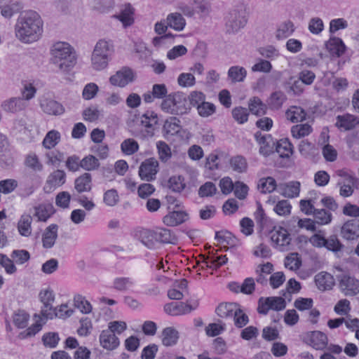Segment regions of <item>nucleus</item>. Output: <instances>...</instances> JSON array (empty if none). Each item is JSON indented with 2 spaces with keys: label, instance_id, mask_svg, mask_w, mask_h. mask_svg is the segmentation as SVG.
<instances>
[{
  "label": "nucleus",
  "instance_id": "nucleus-34",
  "mask_svg": "<svg viewBox=\"0 0 359 359\" xmlns=\"http://www.w3.org/2000/svg\"><path fill=\"white\" fill-rule=\"evenodd\" d=\"M313 300L311 298L299 297L294 302V307L299 311H304L311 309L309 314H320V311L316 309H312Z\"/></svg>",
  "mask_w": 359,
  "mask_h": 359
},
{
  "label": "nucleus",
  "instance_id": "nucleus-4",
  "mask_svg": "<svg viewBox=\"0 0 359 359\" xmlns=\"http://www.w3.org/2000/svg\"><path fill=\"white\" fill-rule=\"evenodd\" d=\"M39 298L43 304L39 314H58L63 313L65 309L69 306V304H62L60 306H53V303L55 301V294L53 290L48 287L39 292Z\"/></svg>",
  "mask_w": 359,
  "mask_h": 359
},
{
  "label": "nucleus",
  "instance_id": "nucleus-39",
  "mask_svg": "<svg viewBox=\"0 0 359 359\" xmlns=\"http://www.w3.org/2000/svg\"><path fill=\"white\" fill-rule=\"evenodd\" d=\"M215 238L220 243H226L231 247L239 244V241L230 231H220L215 232Z\"/></svg>",
  "mask_w": 359,
  "mask_h": 359
},
{
  "label": "nucleus",
  "instance_id": "nucleus-6",
  "mask_svg": "<svg viewBox=\"0 0 359 359\" xmlns=\"http://www.w3.org/2000/svg\"><path fill=\"white\" fill-rule=\"evenodd\" d=\"M247 21L248 19L244 11H231L226 17V32L229 34H235L238 32L241 29L245 26Z\"/></svg>",
  "mask_w": 359,
  "mask_h": 359
},
{
  "label": "nucleus",
  "instance_id": "nucleus-54",
  "mask_svg": "<svg viewBox=\"0 0 359 359\" xmlns=\"http://www.w3.org/2000/svg\"><path fill=\"white\" fill-rule=\"evenodd\" d=\"M121 149L122 152L125 154L132 155L138 151L139 144L135 140L128 138L121 143Z\"/></svg>",
  "mask_w": 359,
  "mask_h": 359
},
{
  "label": "nucleus",
  "instance_id": "nucleus-30",
  "mask_svg": "<svg viewBox=\"0 0 359 359\" xmlns=\"http://www.w3.org/2000/svg\"><path fill=\"white\" fill-rule=\"evenodd\" d=\"M139 239L140 242L149 249H154L156 245L155 231L142 229L140 231Z\"/></svg>",
  "mask_w": 359,
  "mask_h": 359
},
{
  "label": "nucleus",
  "instance_id": "nucleus-14",
  "mask_svg": "<svg viewBox=\"0 0 359 359\" xmlns=\"http://www.w3.org/2000/svg\"><path fill=\"white\" fill-rule=\"evenodd\" d=\"M250 311L236 302L219 304L215 309L216 314H246Z\"/></svg>",
  "mask_w": 359,
  "mask_h": 359
},
{
  "label": "nucleus",
  "instance_id": "nucleus-18",
  "mask_svg": "<svg viewBox=\"0 0 359 359\" xmlns=\"http://www.w3.org/2000/svg\"><path fill=\"white\" fill-rule=\"evenodd\" d=\"M278 191L286 198H295L299 195L300 183L297 181H291L288 183H280L278 185Z\"/></svg>",
  "mask_w": 359,
  "mask_h": 359
},
{
  "label": "nucleus",
  "instance_id": "nucleus-36",
  "mask_svg": "<svg viewBox=\"0 0 359 359\" xmlns=\"http://www.w3.org/2000/svg\"><path fill=\"white\" fill-rule=\"evenodd\" d=\"M229 163L233 170L236 172L243 173L248 170L247 160L241 155L231 157L229 160Z\"/></svg>",
  "mask_w": 359,
  "mask_h": 359
},
{
  "label": "nucleus",
  "instance_id": "nucleus-33",
  "mask_svg": "<svg viewBox=\"0 0 359 359\" xmlns=\"http://www.w3.org/2000/svg\"><path fill=\"white\" fill-rule=\"evenodd\" d=\"M249 110L252 114L261 116L266 114L267 107L258 97H254L250 100Z\"/></svg>",
  "mask_w": 359,
  "mask_h": 359
},
{
  "label": "nucleus",
  "instance_id": "nucleus-55",
  "mask_svg": "<svg viewBox=\"0 0 359 359\" xmlns=\"http://www.w3.org/2000/svg\"><path fill=\"white\" fill-rule=\"evenodd\" d=\"M156 147L161 161L163 162L168 161L172 156L170 147L168 144L165 142L158 141L156 143Z\"/></svg>",
  "mask_w": 359,
  "mask_h": 359
},
{
  "label": "nucleus",
  "instance_id": "nucleus-10",
  "mask_svg": "<svg viewBox=\"0 0 359 359\" xmlns=\"http://www.w3.org/2000/svg\"><path fill=\"white\" fill-rule=\"evenodd\" d=\"M302 341L316 350H323L328 344L327 335L320 331H311L304 333L302 335Z\"/></svg>",
  "mask_w": 359,
  "mask_h": 359
},
{
  "label": "nucleus",
  "instance_id": "nucleus-35",
  "mask_svg": "<svg viewBox=\"0 0 359 359\" xmlns=\"http://www.w3.org/2000/svg\"><path fill=\"white\" fill-rule=\"evenodd\" d=\"M133 8L130 6V4H128L121 11L119 15H115V18L118 19L123 23L124 27H126L130 26L134 22V19L133 17Z\"/></svg>",
  "mask_w": 359,
  "mask_h": 359
},
{
  "label": "nucleus",
  "instance_id": "nucleus-13",
  "mask_svg": "<svg viewBox=\"0 0 359 359\" xmlns=\"http://www.w3.org/2000/svg\"><path fill=\"white\" fill-rule=\"evenodd\" d=\"M341 236L347 241L359 238V219L354 218L346 221L341 228Z\"/></svg>",
  "mask_w": 359,
  "mask_h": 359
},
{
  "label": "nucleus",
  "instance_id": "nucleus-52",
  "mask_svg": "<svg viewBox=\"0 0 359 359\" xmlns=\"http://www.w3.org/2000/svg\"><path fill=\"white\" fill-rule=\"evenodd\" d=\"M186 187L182 175L172 176L168 180V187L174 192L180 193Z\"/></svg>",
  "mask_w": 359,
  "mask_h": 359
},
{
  "label": "nucleus",
  "instance_id": "nucleus-8",
  "mask_svg": "<svg viewBox=\"0 0 359 359\" xmlns=\"http://www.w3.org/2000/svg\"><path fill=\"white\" fill-rule=\"evenodd\" d=\"M270 235L273 248L280 251L289 250L291 238L290 234L285 228L280 226L277 229L276 227H274L273 229L270 231Z\"/></svg>",
  "mask_w": 359,
  "mask_h": 359
},
{
  "label": "nucleus",
  "instance_id": "nucleus-56",
  "mask_svg": "<svg viewBox=\"0 0 359 359\" xmlns=\"http://www.w3.org/2000/svg\"><path fill=\"white\" fill-rule=\"evenodd\" d=\"M11 257L17 264H23L30 259V254L26 250H14Z\"/></svg>",
  "mask_w": 359,
  "mask_h": 359
},
{
  "label": "nucleus",
  "instance_id": "nucleus-47",
  "mask_svg": "<svg viewBox=\"0 0 359 359\" xmlns=\"http://www.w3.org/2000/svg\"><path fill=\"white\" fill-rule=\"evenodd\" d=\"M94 49H97V54L106 55V57L110 58L114 53V45L111 41L100 40L95 45Z\"/></svg>",
  "mask_w": 359,
  "mask_h": 359
},
{
  "label": "nucleus",
  "instance_id": "nucleus-25",
  "mask_svg": "<svg viewBox=\"0 0 359 359\" xmlns=\"http://www.w3.org/2000/svg\"><path fill=\"white\" fill-rule=\"evenodd\" d=\"M275 151L282 158H288L293 154V146L287 138H283L276 142Z\"/></svg>",
  "mask_w": 359,
  "mask_h": 359
},
{
  "label": "nucleus",
  "instance_id": "nucleus-60",
  "mask_svg": "<svg viewBox=\"0 0 359 359\" xmlns=\"http://www.w3.org/2000/svg\"><path fill=\"white\" fill-rule=\"evenodd\" d=\"M60 341V337L56 332H48L43 335L42 341L46 347L50 348H55Z\"/></svg>",
  "mask_w": 359,
  "mask_h": 359
},
{
  "label": "nucleus",
  "instance_id": "nucleus-11",
  "mask_svg": "<svg viewBox=\"0 0 359 359\" xmlns=\"http://www.w3.org/2000/svg\"><path fill=\"white\" fill-rule=\"evenodd\" d=\"M158 172V162L154 158L144 160L140 164L138 174L141 180L151 182L156 179Z\"/></svg>",
  "mask_w": 359,
  "mask_h": 359
},
{
  "label": "nucleus",
  "instance_id": "nucleus-61",
  "mask_svg": "<svg viewBox=\"0 0 359 359\" xmlns=\"http://www.w3.org/2000/svg\"><path fill=\"white\" fill-rule=\"evenodd\" d=\"M312 129L311 127L306 123L302 125H296L292 127L291 133L294 137L300 138L308 135Z\"/></svg>",
  "mask_w": 359,
  "mask_h": 359
},
{
  "label": "nucleus",
  "instance_id": "nucleus-28",
  "mask_svg": "<svg viewBox=\"0 0 359 359\" xmlns=\"http://www.w3.org/2000/svg\"><path fill=\"white\" fill-rule=\"evenodd\" d=\"M294 30V25L291 20L284 21L278 26L276 38L278 40L285 39L291 36Z\"/></svg>",
  "mask_w": 359,
  "mask_h": 359
},
{
  "label": "nucleus",
  "instance_id": "nucleus-50",
  "mask_svg": "<svg viewBox=\"0 0 359 359\" xmlns=\"http://www.w3.org/2000/svg\"><path fill=\"white\" fill-rule=\"evenodd\" d=\"M286 100L287 97L282 91H275L269 97V105L271 109H278Z\"/></svg>",
  "mask_w": 359,
  "mask_h": 359
},
{
  "label": "nucleus",
  "instance_id": "nucleus-16",
  "mask_svg": "<svg viewBox=\"0 0 359 359\" xmlns=\"http://www.w3.org/2000/svg\"><path fill=\"white\" fill-rule=\"evenodd\" d=\"M100 345L107 350H114L119 346V339L111 330H102L100 335Z\"/></svg>",
  "mask_w": 359,
  "mask_h": 359
},
{
  "label": "nucleus",
  "instance_id": "nucleus-19",
  "mask_svg": "<svg viewBox=\"0 0 359 359\" xmlns=\"http://www.w3.org/2000/svg\"><path fill=\"white\" fill-rule=\"evenodd\" d=\"M358 124L359 120L349 114L339 115L337 116L336 126L340 130H350L353 129Z\"/></svg>",
  "mask_w": 359,
  "mask_h": 359
},
{
  "label": "nucleus",
  "instance_id": "nucleus-41",
  "mask_svg": "<svg viewBox=\"0 0 359 359\" xmlns=\"http://www.w3.org/2000/svg\"><path fill=\"white\" fill-rule=\"evenodd\" d=\"M32 218L29 215H23L18 223V229L20 235L29 236L31 235V224Z\"/></svg>",
  "mask_w": 359,
  "mask_h": 359
},
{
  "label": "nucleus",
  "instance_id": "nucleus-27",
  "mask_svg": "<svg viewBox=\"0 0 359 359\" xmlns=\"http://www.w3.org/2000/svg\"><path fill=\"white\" fill-rule=\"evenodd\" d=\"M25 101L21 97H11L2 103V108L8 112L15 113L25 109Z\"/></svg>",
  "mask_w": 359,
  "mask_h": 359
},
{
  "label": "nucleus",
  "instance_id": "nucleus-32",
  "mask_svg": "<svg viewBox=\"0 0 359 359\" xmlns=\"http://www.w3.org/2000/svg\"><path fill=\"white\" fill-rule=\"evenodd\" d=\"M55 212L53 205L50 203L41 204L35 208V215L39 221L46 222Z\"/></svg>",
  "mask_w": 359,
  "mask_h": 359
},
{
  "label": "nucleus",
  "instance_id": "nucleus-24",
  "mask_svg": "<svg viewBox=\"0 0 359 359\" xmlns=\"http://www.w3.org/2000/svg\"><path fill=\"white\" fill-rule=\"evenodd\" d=\"M0 8L1 15L5 18L9 19L13 15L22 13L21 11L23 9V4L19 1L11 0V3L4 4Z\"/></svg>",
  "mask_w": 359,
  "mask_h": 359
},
{
  "label": "nucleus",
  "instance_id": "nucleus-21",
  "mask_svg": "<svg viewBox=\"0 0 359 359\" xmlns=\"http://www.w3.org/2000/svg\"><path fill=\"white\" fill-rule=\"evenodd\" d=\"M317 287L321 291L331 290L334 284L333 276L325 271L320 272L315 276Z\"/></svg>",
  "mask_w": 359,
  "mask_h": 359
},
{
  "label": "nucleus",
  "instance_id": "nucleus-20",
  "mask_svg": "<svg viewBox=\"0 0 359 359\" xmlns=\"http://www.w3.org/2000/svg\"><path fill=\"white\" fill-rule=\"evenodd\" d=\"M57 229L58 226L55 224H50L45 229L42 236V243L44 248L48 249L53 247L57 238Z\"/></svg>",
  "mask_w": 359,
  "mask_h": 359
},
{
  "label": "nucleus",
  "instance_id": "nucleus-48",
  "mask_svg": "<svg viewBox=\"0 0 359 359\" xmlns=\"http://www.w3.org/2000/svg\"><path fill=\"white\" fill-rule=\"evenodd\" d=\"M60 133L55 130H52L46 135L43 140V145L46 149L53 148L60 140Z\"/></svg>",
  "mask_w": 359,
  "mask_h": 359
},
{
  "label": "nucleus",
  "instance_id": "nucleus-46",
  "mask_svg": "<svg viewBox=\"0 0 359 359\" xmlns=\"http://www.w3.org/2000/svg\"><path fill=\"white\" fill-rule=\"evenodd\" d=\"M158 123V115L153 111H147L142 116L141 124L147 128L154 129Z\"/></svg>",
  "mask_w": 359,
  "mask_h": 359
},
{
  "label": "nucleus",
  "instance_id": "nucleus-44",
  "mask_svg": "<svg viewBox=\"0 0 359 359\" xmlns=\"http://www.w3.org/2000/svg\"><path fill=\"white\" fill-rule=\"evenodd\" d=\"M344 247V245L341 243L337 236L335 234L331 235L325 239L324 248L335 254L341 252Z\"/></svg>",
  "mask_w": 359,
  "mask_h": 359
},
{
  "label": "nucleus",
  "instance_id": "nucleus-58",
  "mask_svg": "<svg viewBox=\"0 0 359 359\" xmlns=\"http://www.w3.org/2000/svg\"><path fill=\"white\" fill-rule=\"evenodd\" d=\"M18 186L15 179H6L0 181V193L8 194L13 192Z\"/></svg>",
  "mask_w": 359,
  "mask_h": 359
},
{
  "label": "nucleus",
  "instance_id": "nucleus-31",
  "mask_svg": "<svg viewBox=\"0 0 359 359\" xmlns=\"http://www.w3.org/2000/svg\"><path fill=\"white\" fill-rule=\"evenodd\" d=\"M166 22L170 27L176 31H182L186 25L185 19L179 13L169 14L167 16Z\"/></svg>",
  "mask_w": 359,
  "mask_h": 359
},
{
  "label": "nucleus",
  "instance_id": "nucleus-49",
  "mask_svg": "<svg viewBox=\"0 0 359 359\" xmlns=\"http://www.w3.org/2000/svg\"><path fill=\"white\" fill-rule=\"evenodd\" d=\"M99 160L93 155H88L80 161L81 168L87 171L97 170L100 167Z\"/></svg>",
  "mask_w": 359,
  "mask_h": 359
},
{
  "label": "nucleus",
  "instance_id": "nucleus-40",
  "mask_svg": "<svg viewBox=\"0 0 359 359\" xmlns=\"http://www.w3.org/2000/svg\"><path fill=\"white\" fill-rule=\"evenodd\" d=\"M316 223L320 225H325L331 222L332 219V213L325 209L316 208L312 213Z\"/></svg>",
  "mask_w": 359,
  "mask_h": 359
},
{
  "label": "nucleus",
  "instance_id": "nucleus-62",
  "mask_svg": "<svg viewBox=\"0 0 359 359\" xmlns=\"http://www.w3.org/2000/svg\"><path fill=\"white\" fill-rule=\"evenodd\" d=\"M257 208L255 212V219L260 228L264 229V226L266 225L269 218L265 214L264 210L262 208V204L259 202H257Z\"/></svg>",
  "mask_w": 359,
  "mask_h": 359
},
{
  "label": "nucleus",
  "instance_id": "nucleus-17",
  "mask_svg": "<svg viewBox=\"0 0 359 359\" xmlns=\"http://www.w3.org/2000/svg\"><path fill=\"white\" fill-rule=\"evenodd\" d=\"M189 219V215L182 210H173L166 215L163 219V223L168 226L180 225Z\"/></svg>",
  "mask_w": 359,
  "mask_h": 359
},
{
  "label": "nucleus",
  "instance_id": "nucleus-26",
  "mask_svg": "<svg viewBox=\"0 0 359 359\" xmlns=\"http://www.w3.org/2000/svg\"><path fill=\"white\" fill-rule=\"evenodd\" d=\"M92 176L88 172H85L78 177L74 181V188L79 193L88 192L91 190Z\"/></svg>",
  "mask_w": 359,
  "mask_h": 359
},
{
  "label": "nucleus",
  "instance_id": "nucleus-64",
  "mask_svg": "<svg viewBox=\"0 0 359 359\" xmlns=\"http://www.w3.org/2000/svg\"><path fill=\"white\" fill-rule=\"evenodd\" d=\"M197 109L201 116L208 117L215 112L216 107L214 104L204 101L198 106Z\"/></svg>",
  "mask_w": 359,
  "mask_h": 359
},
{
  "label": "nucleus",
  "instance_id": "nucleus-59",
  "mask_svg": "<svg viewBox=\"0 0 359 359\" xmlns=\"http://www.w3.org/2000/svg\"><path fill=\"white\" fill-rule=\"evenodd\" d=\"M217 187L212 182H207L201 185L198 189V195L200 197L212 196L217 193Z\"/></svg>",
  "mask_w": 359,
  "mask_h": 359
},
{
  "label": "nucleus",
  "instance_id": "nucleus-7",
  "mask_svg": "<svg viewBox=\"0 0 359 359\" xmlns=\"http://www.w3.org/2000/svg\"><path fill=\"white\" fill-rule=\"evenodd\" d=\"M339 287L346 296H355L359 293V280L346 273L337 275Z\"/></svg>",
  "mask_w": 359,
  "mask_h": 359
},
{
  "label": "nucleus",
  "instance_id": "nucleus-53",
  "mask_svg": "<svg viewBox=\"0 0 359 359\" xmlns=\"http://www.w3.org/2000/svg\"><path fill=\"white\" fill-rule=\"evenodd\" d=\"M259 154L264 156H269L275 151L276 142L271 135L269 138H266L263 143H260Z\"/></svg>",
  "mask_w": 359,
  "mask_h": 359
},
{
  "label": "nucleus",
  "instance_id": "nucleus-22",
  "mask_svg": "<svg viewBox=\"0 0 359 359\" xmlns=\"http://www.w3.org/2000/svg\"><path fill=\"white\" fill-rule=\"evenodd\" d=\"M325 47L332 56L340 57L346 50V46L343 41L338 37L330 38L325 43Z\"/></svg>",
  "mask_w": 359,
  "mask_h": 359
},
{
  "label": "nucleus",
  "instance_id": "nucleus-29",
  "mask_svg": "<svg viewBox=\"0 0 359 359\" xmlns=\"http://www.w3.org/2000/svg\"><path fill=\"white\" fill-rule=\"evenodd\" d=\"M181 129L180 121L175 116L166 119L163 126L164 135H175L180 133Z\"/></svg>",
  "mask_w": 359,
  "mask_h": 359
},
{
  "label": "nucleus",
  "instance_id": "nucleus-2",
  "mask_svg": "<svg viewBox=\"0 0 359 359\" xmlns=\"http://www.w3.org/2000/svg\"><path fill=\"white\" fill-rule=\"evenodd\" d=\"M52 61L60 70L69 72L76 63V57L72 46L65 42L55 43L51 49Z\"/></svg>",
  "mask_w": 359,
  "mask_h": 359
},
{
  "label": "nucleus",
  "instance_id": "nucleus-43",
  "mask_svg": "<svg viewBox=\"0 0 359 359\" xmlns=\"http://www.w3.org/2000/svg\"><path fill=\"white\" fill-rule=\"evenodd\" d=\"M97 52H99L97 49H94L93 52L92 66L95 70H102L107 67L109 58L106 57V55L97 54Z\"/></svg>",
  "mask_w": 359,
  "mask_h": 359
},
{
  "label": "nucleus",
  "instance_id": "nucleus-5",
  "mask_svg": "<svg viewBox=\"0 0 359 359\" xmlns=\"http://www.w3.org/2000/svg\"><path fill=\"white\" fill-rule=\"evenodd\" d=\"M286 307V301L283 297H261L258 300L259 314H267L269 311H280Z\"/></svg>",
  "mask_w": 359,
  "mask_h": 359
},
{
  "label": "nucleus",
  "instance_id": "nucleus-42",
  "mask_svg": "<svg viewBox=\"0 0 359 359\" xmlns=\"http://www.w3.org/2000/svg\"><path fill=\"white\" fill-rule=\"evenodd\" d=\"M276 187H278L276 181L272 177L262 178L258 183V189L262 194L271 193Z\"/></svg>",
  "mask_w": 359,
  "mask_h": 359
},
{
  "label": "nucleus",
  "instance_id": "nucleus-3",
  "mask_svg": "<svg viewBox=\"0 0 359 359\" xmlns=\"http://www.w3.org/2000/svg\"><path fill=\"white\" fill-rule=\"evenodd\" d=\"M161 109L175 115H184L191 110L187 95L181 92L169 94L161 104Z\"/></svg>",
  "mask_w": 359,
  "mask_h": 359
},
{
  "label": "nucleus",
  "instance_id": "nucleus-12",
  "mask_svg": "<svg viewBox=\"0 0 359 359\" xmlns=\"http://www.w3.org/2000/svg\"><path fill=\"white\" fill-rule=\"evenodd\" d=\"M134 80V72L131 68L128 67H122L109 78V82L111 85L121 88L125 87Z\"/></svg>",
  "mask_w": 359,
  "mask_h": 359
},
{
  "label": "nucleus",
  "instance_id": "nucleus-63",
  "mask_svg": "<svg viewBox=\"0 0 359 359\" xmlns=\"http://www.w3.org/2000/svg\"><path fill=\"white\" fill-rule=\"evenodd\" d=\"M80 327L77 330V333L79 336H88L93 328L91 320L88 318H82L80 320Z\"/></svg>",
  "mask_w": 359,
  "mask_h": 359
},
{
  "label": "nucleus",
  "instance_id": "nucleus-45",
  "mask_svg": "<svg viewBox=\"0 0 359 359\" xmlns=\"http://www.w3.org/2000/svg\"><path fill=\"white\" fill-rule=\"evenodd\" d=\"M247 75L246 69L243 67L232 66L228 71V76L233 83L243 81Z\"/></svg>",
  "mask_w": 359,
  "mask_h": 359
},
{
  "label": "nucleus",
  "instance_id": "nucleus-37",
  "mask_svg": "<svg viewBox=\"0 0 359 359\" xmlns=\"http://www.w3.org/2000/svg\"><path fill=\"white\" fill-rule=\"evenodd\" d=\"M156 237V243H172L175 244L177 241L176 236L172 233V231L168 229H160L155 231Z\"/></svg>",
  "mask_w": 359,
  "mask_h": 359
},
{
  "label": "nucleus",
  "instance_id": "nucleus-15",
  "mask_svg": "<svg viewBox=\"0 0 359 359\" xmlns=\"http://www.w3.org/2000/svg\"><path fill=\"white\" fill-rule=\"evenodd\" d=\"M40 106L47 114L60 116L64 114L65 107L59 102L52 99H44L41 101Z\"/></svg>",
  "mask_w": 359,
  "mask_h": 359
},
{
  "label": "nucleus",
  "instance_id": "nucleus-57",
  "mask_svg": "<svg viewBox=\"0 0 359 359\" xmlns=\"http://www.w3.org/2000/svg\"><path fill=\"white\" fill-rule=\"evenodd\" d=\"M249 112L246 108L243 107H236L232 110L233 118L240 124H243L248 121Z\"/></svg>",
  "mask_w": 359,
  "mask_h": 359
},
{
  "label": "nucleus",
  "instance_id": "nucleus-1",
  "mask_svg": "<svg viewBox=\"0 0 359 359\" xmlns=\"http://www.w3.org/2000/svg\"><path fill=\"white\" fill-rule=\"evenodd\" d=\"M16 37L24 43L37 41L43 32V22L34 11L20 13L15 25Z\"/></svg>",
  "mask_w": 359,
  "mask_h": 359
},
{
  "label": "nucleus",
  "instance_id": "nucleus-38",
  "mask_svg": "<svg viewBox=\"0 0 359 359\" xmlns=\"http://www.w3.org/2000/svg\"><path fill=\"white\" fill-rule=\"evenodd\" d=\"M285 116L291 122L297 123L306 118V113L299 107H292L286 111Z\"/></svg>",
  "mask_w": 359,
  "mask_h": 359
},
{
  "label": "nucleus",
  "instance_id": "nucleus-23",
  "mask_svg": "<svg viewBox=\"0 0 359 359\" xmlns=\"http://www.w3.org/2000/svg\"><path fill=\"white\" fill-rule=\"evenodd\" d=\"M179 338V332L172 327H167L162 331V344L165 346L176 345Z\"/></svg>",
  "mask_w": 359,
  "mask_h": 359
},
{
  "label": "nucleus",
  "instance_id": "nucleus-9",
  "mask_svg": "<svg viewBox=\"0 0 359 359\" xmlns=\"http://www.w3.org/2000/svg\"><path fill=\"white\" fill-rule=\"evenodd\" d=\"M69 306L64 310V314H72L77 309L82 314H89L91 313L93 306L89 301L81 294H76L74 296L72 302L69 301Z\"/></svg>",
  "mask_w": 359,
  "mask_h": 359
},
{
  "label": "nucleus",
  "instance_id": "nucleus-51",
  "mask_svg": "<svg viewBox=\"0 0 359 359\" xmlns=\"http://www.w3.org/2000/svg\"><path fill=\"white\" fill-rule=\"evenodd\" d=\"M66 174L64 170H56L52 172L47 180V184L53 187H60L65 182Z\"/></svg>",
  "mask_w": 359,
  "mask_h": 359
}]
</instances>
